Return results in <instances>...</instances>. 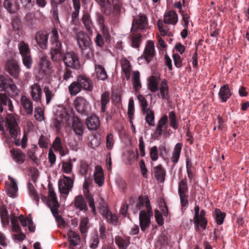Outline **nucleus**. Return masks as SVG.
I'll return each mask as SVG.
<instances>
[{
	"mask_svg": "<svg viewBox=\"0 0 249 249\" xmlns=\"http://www.w3.org/2000/svg\"><path fill=\"white\" fill-rule=\"evenodd\" d=\"M143 114L145 115V120L149 126H154L155 113L153 110L148 108L142 111Z\"/></svg>",
	"mask_w": 249,
	"mask_h": 249,
	"instance_id": "nucleus-36",
	"label": "nucleus"
},
{
	"mask_svg": "<svg viewBox=\"0 0 249 249\" xmlns=\"http://www.w3.org/2000/svg\"><path fill=\"white\" fill-rule=\"evenodd\" d=\"M49 35L44 32L39 31L35 35V40L42 49H46L48 46Z\"/></svg>",
	"mask_w": 249,
	"mask_h": 249,
	"instance_id": "nucleus-19",
	"label": "nucleus"
},
{
	"mask_svg": "<svg viewBox=\"0 0 249 249\" xmlns=\"http://www.w3.org/2000/svg\"><path fill=\"white\" fill-rule=\"evenodd\" d=\"M53 198L55 199V197H53ZM53 202L54 203L53 206L52 207V210H51L53 216L54 217L56 221L58 223L59 226H64L65 224V221L64 220L63 218L60 215H59V210L58 208L60 207V205L58 202H56L55 200H53Z\"/></svg>",
	"mask_w": 249,
	"mask_h": 249,
	"instance_id": "nucleus-26",
	"label": "nucleus"
},
{
	"mask_svg": "<svg viewBox=\"0 0 249 249\" xmlns=\"http://www.w3.org/2000/svg\"><path fill=\"white\" fill-rule=\"evenodd\" d=\"M9 179L11 181V184L5 183L6 191L9 196L14 197L18 190V185L14 178L9 177Z\"/></svg>",
	"mask_w": 249,
	"mask_h": 249,
	"instance_id": "nucleus-29",
	"label": "nucleus"
},
{
	"mask_svg": "<svg viewBox=\"0 0 249 249\" xmlns=\"http://www.w3.org/2000/svg\"><path fill=\"white\" fill-rule=\"evenodd\" d=\"M49 143V139L43 135H41L38 140V144L41 148L47 147Z\"/></svg>",
	"mask_w": 249,
	"mask_h": 249,
	"instance_id": "nucleus-59",
	"label": "nucleus"
},
{
	"mask_svg": "<svg viewBox=\"0 0 249 249\" xmlns=\"http://www.w3.org/2000/svg\"><path fill=\"white\" fill-rule=\"evenodd\" d=\"M9 77H5L0 74V91H6Z\"/></svg>",
	"mask_w": 249,
	"mask_h": 249,
	"instance_id": "nucleus-55",
	"label": "nucleus"
},
{
	"mask_svg": "<svg viewBox=\"0 0 249 249\" xmlns=\"http://www.w3.org/2000/svg\"><path fill=\"white\" fill-rule=\"evenodd\" d=\"M88 223L89 219L87 217H83L81 218L80 222L79 229L83 237L86 236V234L88 232V227L87 225Z\"/></svg>",
	"mask_w": 249,
	"mask_h": 249,
	"instance_id": "nucleus-49",
	"label": "nucleus"
},
{
	"mask_svg": "<svg viewBox=\"0 0 249 249\" xmlns=\"http://www.w3.org/2000/svg\"><path fill=\"white\" fill-rule=\"evenodd\" d=\"M21 108L28 115H32L34 106L32 101L25 95H22L20 98Z\"/></svg>",
	"mask_w": 249,
	"mask_h": 249,
	"instance_id": "nucleus-17",
	"label": "nucleus"
},
{
	"mask_svg": "<svg viewBox=\"0 0 249 249\" xmlns=\"http://www.w3.org/2000/svg\"><path fill=\"white\" fill-rule=\"evenodd\" d=\"M199 206L196 204L194 208L195 215L193 220L196 223H198V220L201 222V227L203 230H205L208 223L207 218L205 216L206 212L204 210L202 209L199 213Z\"/></svg>",
	"mask_w": 249,
	"mask_h": 249,
	"instance_id": "nucleus-14",
	"label": "nucleus"
},
{
	"mask_svg": "<svg viewBox=\"0 0 249 249\" xmlns=\"http://www.w3.org/2000/svg\"><path fill=\"white\" fill-rule=\"evenodd\" d=\"M6 126L11 136L16 139L19 132L17 119L13 114H8L6 117Z\"/></svg>",
	"mask_w": 249,
	"mask_h": 249,
	"instance_id": "nucleus-5",
	"label": "nucleus"
},
{
	"mask_svg": "<svg viewBox=\"0 0 249 249\" xmlns=\"http://www.w3.org/2000/svg\"><path fill=\"white\" fill-rule=\"evenodd\" d=\"M34 116L35 118L39 122L44 119L43 111L40 107L35 108Z\"/></svg>",
	"mask_w": 249,
	"mask_h": 249,
	"instance_id": "nucleus-56",
	"label": "nucleus"
},
{
	"mask_svg": "<svg viewBox=\"0 0 249 249\" xmlns=\"http://www.w3.org/2000/svg\"><path fill=\"white\" fill-rule=\"evenodd\" d=\"M158 90H159V92L157 95L159 98L162 99H168L169 98V87L166 80L163 79L161 82Z\"/></svg>",
	"mask_w": 249,
	"mask_h": 249,
	"instance_id": "nucleus-23",
	"label": "nucleus"
},
{
	"mask_svg": "<svg viewBox=\"0 0 249 249\" xmlns=\"http://www.w3.org/2000/svg\"><path fill=\"white\" fill-rule=\"evenodd\" d=\"M188 189L187 182L186 179H182L178 183V194L188 193Z\"/></svg>",
	"mask_w": 249,
	"mask_h": 249,
	"instance_id": "nucleus-54",
	"label": "nucleus"
},
{
	"mask_svg": "<svg viewBox=\"0 0 249 249\" xmlns=\"http://www.w3.org/2000/svg\"><path fill=\"white\" fill-rule=\"evenodd\" d=\"M148 25L147 17L143 14H139L134 18L131 29V32L143 31Z\"/></svg>",
	"mask_w": 249,
	"mask_h": 249,
	"instance_id": "nucleus-8",
	"label": "nucleus"
},
{
	"mask_svg": "<svg viewBox=\"0 0 249 249\" xmlns=\"http://www.w3.org/2000/svg\"><path fill=\"white\" fill-rule=\"evenodd\" d=\"M68 236L71 246L75 247L79 244L80 239L77 233L71 230L68 231Z\"/></svg>",
	"mask_w": 249,
	"mask_h": 249,
	"instance_id": "nucleus-41",
	"label": "nucleus"
},
{
	"mask_svg": "<svg viewBox=\"0 0 249 249\" xmlns=\"http://www.w3.org/2000/svg\"><path fill=\"white\" fill-rule=\"evenodd\" d=\"M3 6L10 13H15L19 9L16 0H4Z\"/></svg>",
	"mask_w": 249,
	"mask_h": 249,
	"instance_id": "nucleus-31",
	"label": "nucleus"
},
{
	"mask_svg": "<svg viewBox=\"0 0 249 249\" xmlns=\"http://www.w3.org/2000/svg\"><path fill=\"white\" fill-rule=\"evenodd\" d=\"M163 21L165 24L175 25L178 21L177 13L173 10L166 12L163 16Z\"/></svg>",
	"mask_w": 249,
	"mask_h": 249,
	"instance_id": "nucleus-25",
	"label": "nucleus"
},
{
	"mask_svg": "<svg viewBox=\"0 0 249 249\" xmlns=\"http://www.w3.org/2000/svg\"><path fill=\"white\" fill-rule=\"evenodd\" d=\"M76 38L82 55L89 58L92 52L90 47L91 41L89 35L84 31H80L76 33Z\"/></svg>",
	"mask_w": 249,
	"mask_h": 249,
	"instance_id": "nucleus-2",
	"label": "nucleus"
},
{
	"mask_svg": "<svg viewBox=\"0 0 249 249\" xmlns=\"http://www.w3.org/2000/svg\"><path fill=\"white\" fill-rule=\"evenodd\" d=\"M63 178L59 181V190L61 193L68 195L73 187V180L66 176H63Z\"/></svg>",
	"mask_w": 249,
	"mask_h": 249,
	"instance_id": "nucleus-12",
	"label": "nucleus"
},
{
	"mask_svg": "<svg viewBox=\"0 0 249 249\" xmlns=\"http://www.w3.org/2000/svg\"><path fill=\"white\" fill-rule=\"evenodd\" d=\"M142 35L140 33H133L130 35L131 46L135 48H139L142 41Z\"/></svg>",
	"mask_w": 249,
	"mask_h": 249,
	"instance_id": "nucleus-37",
	"label": "nucleus"
},
{
	"mask_svg": "<svg viewBox=\"0 0 249 249\" xmlns=\"http://www.w3.org/2000/svg\"><path fill=\"white\" fill-rule=\"evenodd\" d=\"M49 188V193L48 197L44 195H41V199L42 201L46 203L48 207L50 208V210H52V207L53 206V196L55 197L54 200H55L56 202H58L56 194L55 193L52 186L49 184L48 185Z\"/></svg>",
	"mask_w": 249,
	"mask_h": 249,
	"instance_id": "nucleus-15",
	"label": "nucleus"
},
{
	"mask_svg": "<svg viewBox=\"0 0 249 249\" xmlns=\"http://www.w3.org/2000/svg\"><path fill=\"white\" fill-rule=\"evenodd\" d=\"M63 61L66 67L77 69L80 66L78 57L73 52H67L63 55Z\"/></svg>",
	"mask_w": 249,
	"mask_h": 249,
	"instance_id": "nucleus-7",
	"label": "nucleus"
},
{
	"mask_svg": "<svg viewBox=\"0 0 249 249\" xmlns=\"http://www.w3.org/2000/svg\"><path fill=\"white\" fill-rule=\"evenodd\" d=\"M95 70L96 78L100 80H105L107 78V72L105 68L100 65L95 64Z\"/></svg>",
	"mask_w": 249,
	"mask_h": 249,
	"instance_id": "nucleus-39",
	"label": "nucleus"
},
{
	"mask_svg": "<svg viewBox=\"0 0 249 249\" xmlns=\"http://www.w3.org/2000/svg\"><path fill=\"white\" fill-rule=\"evenodd\" d=\"M13 160L17 164L20 165L26 161L25 164H27L29 160L32 161L34 164L38 166L40 163V160L37 157H29V159L26 160L23 157H12Z\"/></svg>",
	"mask_w": 249,
	"mask_h": 249,
	"instance_id": "nucleus-32",
	"label": "nucleus"
},
{
	"mask_svg": "<svg viewBox=\"0 0 249 249\" xmlns=\"http://www.w3.org/2000/svg\"><path fill=\"white\" fill-rule=\"evenodd\" d=\"M80 85L77 82V80L76 81L73 82L68 87L69 91L70 94L72 96H74L77 94L79 92H80L81 90V87L79 86Z\"/></svg>",
	"mask_w": 249,
	"mask_h": 249,
	"instance_id": "nucleus-47",
	"label": "nucleus"
},
{
	"mask_svg": "<svg viewBox=\"0 0 249 249\" xmlns=\"http://www.w3.org/2000/svg\"><path fill=\"white\" fill-rule=\"evenodd\" d=\"M213 216L215 219L216 223L218 225H221L225 218L226 213L224 212H222L219 209H215Z\"/></svg>",
	"mask_w": 249,
	"mask_h": 249,
	"instance_id": "nucleus-45",
	"label": "nucleus"
},
{
	"mask_svg": "<svg viewBox=\"0 0 249 249\" xmlns=\"http://www.w3.org/2000/svg\"><path fill=\"white\" fill-rule=\"evenodd\" d=\"M100 213L103 218L107 222L114 225H117L118 221V218L115 214H113L109 210L107 205H104L100 207Z\"/></svg>",
	"mask_w": 249,
	"mask_h": 249,
	"instance_id": "nucleus-9",
	"label": "nucleus"
},
{
	"mask_svg": "<svg viewBox=\"0 0 249 249\" xmlns=\"http://www.w3.org/2000/svg\"><path fill=\"white\" fill-rule=\"evenodd\" d=\"M29 89L32 100L36 103H41L42 89L39 83H34L30 86Z\"/></svg>",
	"mask_w": 249,
	"mask_h": 249,
	"instance_id": "nucleus-11",
	"label": "nucleus"
},
{
	"mask_svg": "<svg viewBox=\"0 0 249 249\" xmlns=\"http://www.w3.org/2000/svg\"><path fill=\"white\" fill-rule=\"evenodd\" d=\"M25 22L30 28L34 27L38 22V19L36 18L34 14L29 13L24 18Z\"/></svg>",
	"mask_w": 249,
	"mask_h": 249,
	"instance_id": "nucleus-42",
	"label": "nucleus"
},
{
	"mask_svg": "<svg viewBox=\"0 0 249 249\" xmlns=\"http://www.w3.org/2000/svg\"><path fill=\"white\" fill-rule=\"evenodd\" d=\"M134 112V104L133 99H130L128 105L127 115L129 117L130 123L131 124V128L135 133V127L132 122L133 115Z\"/></svg>",
	"mask_w": 249,
	"mask_h": 249,
	"instance_id": "nucleus-43",
	"label": "nucleus"
},
{
	"mask_svg": "<svg viewBox=\"0 0 249 249\" xmlns=\"http://www.w3.org/2000/svg\"><path fill=\"white\" fill-rule=\"evenodd\" d=\"M74 9V12L72 14V18L74 20L76 19L79 15V11L81 7L80 0H72Z\"/></svg>",
	"mask_w": 249,
	"mask_h": 249,
	"instance_id": "nucleus-53",
	"label": "nucleus"
},
{
	"mask_svg": "<svg viewBox=\"0 0 249 249\" xmlns=\"http://www.w3.org/2000/svg\"><path fill=\"white\" fill-rule=\"evenodd\" d=\"M8 80L9 82L7 86L6 90L10 91V92L14 95H18L19 93V89L14 83L12 78H9Z\"/></svg>",
	"mask_w": 249,
	"mask_h": 249,
	"instance_id": "nucleus-50",
	"label": "nucleus"
},
{
	"mask_svg": "<svg viewBox=\"0 0 249 249\" xmlns=\"http://www.w3.org/2000/svg\"><path fill=\"white\" fill-rule=\"evenodd\" d=\"M28 187L30 195L36 202V204L38 205L39 201V196L37 193L36 191L35 190L34 186L32 183L29 182L28 184Z\"/></svg>",
	"mask_w": 249,
	"mask_h": 249,
	"instance_id": "nucleus-51",
	"label": "nucleus"
},
{
	"mask_svg": "<svg viewBox=\"0 0 249 249\" xmlns=\"http://www.w3.org/2000/svg\"><path fill=\"white\" fill-rule=\"evenodd\" d=\"M77 82L79 84L81 88L88 92L93 90V84L91 80L85 75H81L77 77Z\"/></svg>",
	"mask_w": 249,
	"mask_h": 249,
	"instance_id": "nucleus-16",
	"label": "nucleus"
},
{
	"mask_svg": "<svg viewBox=\"0 0 249 249\" xmlns=\"http://www.w3.org/2000/svg\"><path fill=\"white\" fill-rule=\"evenodd\" d=\"M188 193L178 194L180 197V203L182 207H185L188 204L189 196Z\"/></svg>",
	"mask_w": 249,
	"mask_h": 249,
	"instance_id": "nucleus-60",
	"label": "nucleus"
},
{
	"mask_svg": "<svg viewBox=\"0 0 249 249\" xmlns=\"http://www.w3.org/2000/svg\"><path fill=\"white\" fill-rule=\"evenodd\" d=\"M115 241L119 249H126L129 244V241H126L119 236H116Z\"/></svg>",
	"mask_w": 249,
	"mask_h": 249,
	"instance_id": "nucleus-52",
	"label": "nucleus"
},
{
	"mask_svg": "<svg viewBox=\"0 0 249 249\" xmlns=\"http://www.w3.org/2000/svg\"><path fill=\"white\" fill-rule=\"evenodd\" d=\"M39 67V73L43 76H49L54 72L51 63L46 54H42L40 57Z\"/></svg>",
	"mask_w": 249,
	"mask_h": 249,
	"instance_id": "nucleus-6",
	"label": "nucleus"
},
{
	"mask_svg": "<svg viewBox=\"0 0 249 249\" xmlns=\"http://www.w3.org/2000/svg\"><path fill=\"white\" fill-rule=\"evenodd\" d=\"M74 205L75 208L79 209L80 211H86L88 209L86 202L83 196L81 195L75 197Z\"/></svg>",
	"mask_w": 249,
	"mask_h": 249,
	"instance_id": "nucleus-34",
	"label": "nucleus"
},
{
	"mask_svg": "<svg viewBox=\"0 0 249 249\" xmlns=\"http://www.w3.org/2000/svg\"><path fill=\"white\" fill-rule=\"evenodd\" d=\"M140 74L139 71H134L132 73V83L136 92H138L142 88L140 82Z\"/></svg>",
	"mask_w": 249,
	"mask_h": 249,
	"instance_id": "nucleus-40",
	"label": "nucleus"
},
{
	"mask_svg": "<svg viewBox=\"0 0 249 249\" xmlns=\"http://www.w3.org/2000/svg\"><path fill=\"white\" fill-rule=\"evenodd\" d=\"M8 98L7 96L3 93H0V113L3 111V106H6L8 101Z\"/></svg>",
	"mask_w": 249,
	"mask_h": 249,
	"instance_id": "nucleus-58",
	"label": "nucleus"
},
{
	"mask_svg": "<svg viewBox=\"0 0 249 249\" xmlns=\"http://www.w3.org/2000/svg\"><path fill=\"white\" fill-rule=\"evenodd\" d=\"M145 205L147 212L149 215H153V213L152 211L151 207L150 206V201L147 196L144 197L142 195L139 196L137 204L136 205V208L137 210H139L142 208Z\"/></svg>",
	"mask_w": 249,
	"mask_h": 249,
	"instance_id": "nucleus-20",
	"label": "nucleus"
},
{
	"mask_svg": "<svg viewBox=\"0 0 249 249\" xmlns=\"http://www.w3.org/2000/svg\"><path fill=\"white\" fill-rule=\"evenodd\" d=\"M62 169L66 173H69L72 169V164L71 160L63 162L62 165Z\"/></svg>",
	"mask_w": 249,
	"mask_h": 249,
	"instance_id": "nucleus-64",
	"label": "nucleus"
},
{
	"mask_svg": "<svg viewBox=\"0 0 249 249\" xmlns=\"http://www.w3.org/2000/svg\"><path fill=\"white\" fill-rule=\"evenodd\" d=\"M168 117L166 115H163L159 120L155 132L159 136L164 134L167 128V123Z\"/></svg>",
	"mask_w": 249,
	"mask_h": 249,
	"instance_id": "nucleus-24",
	"label": "nucleus"
},
{
	"mask_svg": "<svg viewBox=\"0 0 249 249\" xmlns=\"http://www.w3.org/2000/svg\"><path fill=\"white\" fill-rule=\"evenodd\" d=\"M52 147L55 151L58 152L60 156L69 154V150L67 148L63 146L61 140L59 137H56L53 142Z\"/></svg>",
	"mask_w": 249,
	"mask_h": 249,
	"instance_id": "nucleus-21",
	"label": "nucleus"
},
{
	"mask_svg": "<svg viewBox=\"0 0 249 249\" xmlns=\"http://www.w3.org/2000/svg\"><path fill=\"white\" fill-rule=\"evenodd\" d=\"M120 64L122 70L125 74L126 79L128 80L130 77L132 66L129 60L123 57L120 59Z\"/></svg>",
	"mask_w": 249,
	"mask_h": 249,
	"instance_id": "nucleus-27",
	"label": "nucleus"
},
{
	"mask_svg": "<svg viewBox=\"0 0 249 249\" xmlns=\"http://www.w3.org/2000/svg\"><path fill=\"white\" fill-rule=\"evenodd\" d=\"M88 128L90 130H96L100 125V121L98 117L92 115L88 117L86 120Z\"/></svg>",
	"mask_w": 249,
	"mask_h": 249,
	"instance_id": "nucleus-22",
	"label": "nucleus"
},
{
	"mask_svg": "<svg viewBox=\"0 0 249 249\" xmlns=\"http://www.w3.org/2000/svg\"><path fill=\"white\" fill-rule=\"evenodd\" d=\"M218 95L223 102H226L231 95L228 85L222 86L219 90Z\"/></svg>",
	"mask_w": 249,
	"mask_h": 249,
	"instance_id": "nucleus-33",
	"label": "nucleus"
},
{
	"mask_svg": "<svg viewBox=\"0 0 249 249\" xmlns=\"http://www.w3.org/2000/svg\"><path fill=\"white\" fill-rule=\"evenodd\" d=\"M155 55V50L154 42L152 41H148L145 46L143 55L139 57L138 59L144 58L147 63L150 62Z\"/></svg>",
	"mask_w": 249,
	"mask_h": 249,
	"instance_id": "nucleus-13",
	"label": "nucleus"
},
{
	"mask_svg": "<svg viewBox=\"0 0 249 249\" xmlns=\"http://www.w3.org/2000/svg\"><path fill=\"white\" fill-rule=\"evenodd\" d=\"M51 58L52 61L59 62L63 60L62 43L59 41V35L56 29L54 28L51 37Z\"/></svg>",
	"mask_w": 249,
	"mask_h": 249,
	"instance_id": "nucleus-1",
	"label": "nucleus"
},
{
	"mask_svg": "<svg viewBox=\"0 0 249 249\" xmlns=\"http://www.w3.org/2000/svg\"><path fill=\"white\" fill-rule=\"evenodd\" d=\"M138 99L141 104V107L142 111L149 108L148 107V103L145 98L142 95H138Z\"/></svg>",
	"mask_w": 249,
	"mask_h": 249,
	"instance_id": "nucleus-61",
	"label": "nucleus"
},
{
	"mask_svg": "<svg viewBox=\"0 0 249 249\" xmlns=\"http://www.w3.org/2000/svg\"><path fill=\"white\" fill-rule=\"evenodd\" d=\"M159 79L155 76H151L148 80V88L152 92H156L159 89Z\"/></svg>",
	"mask_w": 249,
	"mask_h": 249,
	"instance_id": "nucleus-38",
	"label": "nucleus"
},
{
	"mask_svg": "<svg viewBox=\"0 0 249 249\" xmlns=\"http://www.w3.org/2000/svg\"><path fill=\"white\" fill-rule=\"evenodd\" d=\"M72 128L74 133L79 136H82L84 133L82 123L77 117H73L72 120Z\"/></svg>",
	"mask_w": 249,
	"mask_h": 249,
	"instance_id": "nucleus-28",
	"label": "nucleus"
},
{
	"mask_svg": "<svg viewBox=\"0 0 249 249\" xmlns=\"http://www.w3.org/2000/svg\"><path fill=\"white\" fill-rule=\"evenodd\" d=\"M82 21L87 30L89 32L90 31L93 23L88 13H85L83 14L82 18Z\"/></svg>",
	"mask_w": 249,
	"mask_h": 249,
	"instance_id": "nucleus-44",
	"label": "nucleus"
},
{
	"mask_svg": "<svg viewBox=\"0 0 249 249\" xmlns=\"http://www.w3.org/2000/svg\"><path fill=\"white\" fill-rule=\"evenodd\" d=\"M43 91L45 93L46 104L49 105L55 95V92L48 86H45L43 88Z\"/></svg>",
	"mask_w": 249,
	"mask_h": 249,
	"instance_id": "nucleus-46",
	"label": "nucleus"
},
{
	"mask_svg": "<svg viewBox=\"0 0 249 249\" xmlns=\"http://www.w3.org/2000/svg\"><path fill=\"white\" fill-rule=\"evenodd\" d=\"M94 179L99 186H101L103 184L104 174L102 167L99 165H96L95 167Z\"/></svg>",
	"mask_w": 249,
	"mask_h": 249,
	"instance_id": "nucleus-30",
	"label": "nucleus"
},
{
	"mask_svg": "<svg viewBox=\"0 0 249 249\" xmlns=\"http://www.w3.org/2000/svg\"><path fill=\"white\" fill-rule=\"evenodd\" d=\"M5 71L14 79H18L21 72L18 62L12 58L7 60L4 65Z\"/></svg>",
	"mask_w": 249,
	"mask_h": 249,
	"instance_id": "nucleus-4",
	"label": "nucleus"
},
{
	"mask_svg": "<svg viewBox=\"0 0 249 249\" xmlns=\"http://www.w3.org/2000/svg\"><path fill=\"white\" fill-rule=\"evenodd\" d=\"M155 217L157 223L159 226L163 224V219L161 213L158 210L155 211Z\"/></svg>",
	"mask_w": 249,
	"mask_h": 249,
	"instance_id": "nucleus-62",
	"label": "nucleus"
},
{
	"mask_svg": "<svg viewBox=\"0 0 249 249\" xmlns=\"http://www.w3.org/2000/svg\"><path fill=\"white\" fill-rule=\"evenodd\" d=\"M89 166V165L86 161L82 160L80 163V174L82 175H86L88 172Z\"/></svg>",
	"mask_w": 249,
	"mask_h": 249,
	"instance_id": "nucleus-63",
	"label": "nucleus"
},
{
	"mask_svg": "<svg viewBox=\"0 0 249 249\" xmlns=\"http://www.w3.org/2000/svg\"><path fill=\"white\" fill-rule=\"evenodd\" d=\"M153 172L156 179L160 182H163L165 176V171L161 165H158L153 168Z\"/></svg>",
	"mask_w": 249,
	"mask_h": 249,
	"instance_id": "nucleus-35",
	"label": "nucleus"
},
{
	"mask_svg": "<svg viewBox=\"0 0 249 249\" xmlns=\"http://www.w3.org/2000/svg\"><path fill=\"white\" fill-rule=\"evenodd\" d=\"M89 103L83 97H77L74 102L76 110L82 115H86L89 107Z\"/></svg>",
	"mask_w": 249,
	"mask_h": 249,
	"instance_id": "nucleus-10",
	"label": "nucleus"
},
{
	"mask_svg": "<svg viewBox=\"0 0 249 249\" xmlns=\"http://www.w3.org/2000/svg\"><path fill=\"white\" fill-rule=\"evenodd\" d=\"M18 47L19 54L22 57L23 65L27 69H30L33 61L28 44L24 41H21L18 43Z\"/></svg>",
	"mask_w": 249,
	"mask_h": 249,
	"instance_id": "nucleus-3",
	"label": "nucleus"
},
{
	"mask_svg": "<svg viewBox=\"0 0 249 249\" xmlns=\"http://www.w3.org/2000/svg\"><path fill=\"white\" fill-rule=\"evenodd\" d=\"M101 112H104L106 110L107 105L110 101V93L108 91H105L101 95Z\"/></svg>",
	"mask_w": 249,
	"mask_h": 249,
	"instance_id": "nucleus-48",
	"label": "nucleus"
},
{
	"mask_svg": "<svg viewBox=\"0 0 249 249\" xmlns=\"http://www.w3.org/2000/svg\"><path fill=\"white\" fill-rule=\"evenodd\" d=\"M86 199L88 201L89 206L91 208L92 212L94 214L96 213V208L94 201L90 194H85Z\"/></svg>",
	"mask_w": 249,
	"mask_h": 249,
	"instance_id": "nucleus-57",
	"label": "nucleus"
},
{
	"mask_svg": "<svg viewBox=\"0 0 249 249\" xmlns=\"http://www.w3.org/2000/svg\"><path fill=\"white\" fill-rule=\"evenodd\" d=\"M152 215H149L147 212L142 210L139 213L140 226L142 231H145L146 228L150 225V217Z\"/></svg>",
	"mask_w": 249,
	"mask_h": 249,
	"instance_id": "nucleus-18",
	"label": "nucleus"
}]
</instances>
